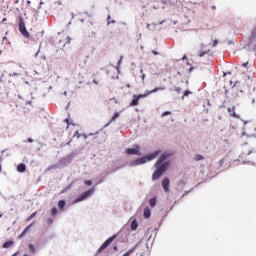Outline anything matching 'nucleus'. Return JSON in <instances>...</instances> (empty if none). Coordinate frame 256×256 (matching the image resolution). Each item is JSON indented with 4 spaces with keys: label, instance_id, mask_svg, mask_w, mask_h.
<instances>
[{
    "label": "nucleus",
    "instance_id": "1",
    "mask_svg": "<svg viewBox=\"0 0 256 256\" xmlns=\"http://www.w3.org/2000/svg\"><path fill=\"white\" fill-rule=\"evenodd\" d=\"M174 156L175 152L171 150L163 151L161 148H158L130 161L128 163V167H139L151 161H155V159L159 157L154 163L155 170L152 173V181H159V179H161L163 175L173 167Z\"/></svg>",
    "mask_w": 256,
    "mask_h": 256
},
{
    "label": "nucleus",
    "instance_id": "2",
    "mask_svg": "<svg viewBox=\"0 0 256 256\" xmlns=\"http://www.w3.org/2000/svg\"><path fill=\"white\" fill-rule=\"evenodd\" d=\"M115 239H117L118 243H128L129 230H120L116 234H113L112 236L107 238L96 251V255H99V253H103V251H105V249H107V247H109V245H111V243H113Z\"/></svg>",
    "mask_w": 256,
    "mask_h": 256
},
{
    "label": "nucleus",
    "instance_id": "3",
    "mask_svg": "<svg viewBox=\"0 0 256 256\" xmlns=\"http://www.w3.org/2000/svg\"><path fill=\"white\" fill-rule=\"evenodd\" d=\"M225 165V158H221L218 162L215 163L214 167L209 169V173L206 175V178L204 181L198 182L194 187L197 189L200 185H203V183H207V181L217 177L219 173H223V169H221Z\"/></svg>",
    "mask_w": 256,
    "mask_h": 256
},
{
    "label": "nucleus",
    "instance_id": "4",
    "mask_svg": "<svg viewBox=\"0 0 256 256\" xmlns=\"http://www.w3.org/2000/svg\"><path fill=\"white\" fill-rule=\"evenodd\" d=\"M95 191H97V187L95 186H92L91 188L83 191L76 198L72 200V205H77V203H83V201H87V199H90V197H93V195L95 194Z\"/></svg>",
    "mask_w": 256,
    "mask_h": 256
},
{
    "label": "nucleus",
    "instance_id": "5",
    "mask_svg": "<svg viewBox=\"0 0 256 256\" xmlns=\"http://www.w3.org/2000/svg\"><path fill=\"white\" fill-rule=\"evenodd\" d=\"M81 151L79 149H75L73 152L68 154L66 157L61 158L58 161L59 169H65V167H68V165H71L73 163V159L79 155Z\"/></svg>",
    "mask_w": 256,
    "mask_h": 256
},
{
    "label": "nucleus",
    "instance_id": "6",
    "mask_svg": "<svg viewBox=\"0 0 256 256\" xmlns=\"http://www.w3.org/2000/svg\"><path fill=\"white\" fill-rule=\"evenodd\" d=\"M18 30L25 37V39H31V34L27 30V26L25 25V18L23 15L18 16Z\"/></svg>",
    "mask_w": 256,
    "mask_h": 256
},
{
    "label": "nucleus",
    "instance_id": "7",
    "mask_svg": "<svg viewBox=\"0 0 256 256\" xmlns=\"http://www.w3.org/2000/svg\"><path fill=\"white\" fill-rule=\"evenodd\" d=\"M124 153L126 155H138L141 157L143 155V152H141V144H133L132 147L126 148Z\"/></svg>",
    "mask_w": 256,
    "mask_h": 256
},
{
    "label": "nucleus",
    "instance_id": "8",
    "mask_svg": "<svg viewBox=\"0 0 256 256\" xmlns=\"http://www.w3.org/2000/svg\"><path fill=\"white\" fill-rule=\"evenodd\" d=\"M141 99H147V95L145 94V92L140 93V94H134L129 103V107H137V105H139V101H141Z\"/></svg>",
    "mask_w": 256,
    "mask_h": 256
},
{
    "label": "nucleus",
    "instance_id": "9",
    "mask_svg": "<svg viewBox=\"0 0 256 256\" xmlns=\"http://www.w3.org/2000/svg\"><path fill=\"white\" fill-rule=\"evenodd\" d=\"M256 39V26H254V29L251 30L250 35L247 38L246 41V47H251Z\"/></svg>",
    "mask_w": 256,
    "mask_h": 256
},
{
    "label": "nucleus",
    "instance_id": "10",
    "mask_svg": "<svg viewBox=\"0 0 256 256\" xmlns=\"http://www.w3.org/2000/svg\"><path fill=\"white\" fill-rule=\"evenodd\" d=\"M37 223V221H32L28 226H26L23 231L18 235L17 239H23L27 233L31 232V229H33V226Z\"/></svg>",
    "mask_w": 256,
    "mask_h": 256
},
{
    "label": "nucleus",
    "instance_id": "11",
    "mask_svg": "<svg viewBox=\"0 0 256 256\" xmlns=\"http://www.w3.org/2000/svg\"><path fill=\"white\" fill-rule=\"evenodd\" d=\"M162 189L164 191V193H169V191H171L170 185H171V180L169 179V177L165 176L162 179Z\"/></svg>",
    "mask_w": 256,
    "mask_h": 256
},
{
    "label": "nucleus",
    "instance_id": "12",
    "mask_svg": "<svg viewBox=\"0 0 256 256\" xmlns=\"http://www.w3.org/2000/svg\"><path fill=\"white\" fill-rule=\"evenodd\" d=\"M109 171L107 170H103L100 174H99V180L98 182L94 185V187H97V185H101V183H105V180L107 179V177H109Z\"/></svg>",
    "mask_w": 256,
    "mask_h": 256
},
{
    "label": "nucleus",
    "instance_id": "13",
    "mask_svg": "<svg viewBox=\"0 0 256 256\" xmlns=\"http://www.w3.org/2000/svg\"><path fill=\"white\" fill-rule=\"evenodd\" d=\"M67 200L65 199H60L57 202V208L59 209L60 213H65V211H67Z\"/></svg>",
    "mask_w": 256,
    "mask_h": 256
},
{
    "label": "nucleus",
    "instance_id": "14",
    "mask_svg": "<svg viewBox=\"0 0 256 256\" xmlns=\"http://www.w3.org/2000/svg\"><path fill=\"white\" fill-rule=\"evenodd\" d=\"M139 229V220L135 217L130 218V231H137Z\"/></svg>",
    "mask_w": 256,
    "mask_h": 256
},
{
    "label": "nucleus",
    "instance_id": "15",
    "mask_svg": "<svg viewBox=\"0 0 256 256\" xmlns=\"http://www.w3.org/2000/svg\"><path fill=\"white\" fill-rule=\"evenodd\" d=\"M158 91H165L164 86H156L152 90H146L144 93L146 97H149V95H153V93H158Z\"/></svg>",
    "mask_w": 256,
    "mask_h": 256
},
{
    "label": "nucleus",
    "instance_id": "16",
    "mask_svg": "<svg viewBox=\"0 0 256 256\" xmlns=\"http://www.w3.org/2000/svg\"><path fill=\"white\" fill-rule=\"evenodd\" d=\"M230 117H233L234 119H240L241 121H243V119H241V115H239L237 112H235V106L228 107L227 109Z\"/></svg>",
    "mask_w": 256,
    "mask_h": 256
},
{
    "label": "nucleus",
    "instance_id": "17",
    "mask_svg": "<svg viewBox=\"0 0 256 256\" xmlns=\"http://www.w3.org/2000/svg\"><path fill=\"white\" fill-rule=\"evenodd\" d=\"M94 141H96V143H98V145L105 143V141H107V133L104 132L103 135H101V136H95Z\"/></svg>",
    "mask_w": 256,
    "mask_h": 256
},
{
    "label": "nucleus",
    "instance_id": "18",
    "mask_svg": "<svg viewBox=\"0 0 256 256\" xmlns=\"http://www.w3.org/2000/svg\"><path fill=\"white\" fill-rule=\"evenodd\" d=\"M186 185H187V182H185L184 180L178 181L177 184H176L177 193L183 191V189H185Z\"/></svg>",
    "mask_w": 256,
    "mask_h": 256
},
{
    "label": "nucleus",
    "instance_id": "19",
    "mask_svg": "<svg viewBox=\"0 0 256 256\" xmlns=\"http://www.w3.org/2000/svg\"><path fill=\"white\" fill-rule=\"evenodd\" d=\"M160 3L162 5H167L170 7H176L177 6V0H160Z\"/></svg>",
    "mask_w": 256,
    "mask_h": 256
},
{
    "label": "nucleus",
    "instance_id": "20",
    "mask_svg": "<svg viewBox=\"0 0 256 256\" xmlns=\"http://www.w3.org/2000/svg\"><path fill=\"white\" fill-rule=\"evenodd\" d=\"M148 205L151 209H155V207H157V195H154L148 200Z\"/></svg>",
    "mask_w": 256,
    "mask_h": 256
},
{
    "label": "nucleus",
    "instance_id": "21",
    "mask_svg": "<svg viewBox=\"0 0 256 256\" xmlns=\"http://www.w3.org/2000/svg\"><path fill=\"white\" fill-rule=\"evenodd\" d=\"M16 170L18 171V173H25V171H27V165L21 162L17 165Z\"/></svg>",
    "mask_w": 256,
    "mask_h": 256
},
{
    "label": "nucleus",
    "instance_id": "22",
    "mask_svg": "<svg viewBox=\"0 0 256 256\" xmlns=\"http://www.w3.org/2000/svg\"><path fill=\"white\" fill-rule=\"evenodd\" d=\"M143 218L144 219H151V208L149 206H146L143 211Z\"/></svg>",
    "mask_w": 256,
    "mask_h": 256
},
{
    "label": "nucleus",
    "instance_id": "23",
    "mask_svg": "<svg viewBox=\"0 0 256 256\" xmlns=\"http://www.w3.org/2000/svg\"><path fill=\"white\" fill-rule=\"evenodd\" d=\"M15 245V241L13 240H7L6 242L3 243L2 247L3 249H11Z\"/></svg>",
    "mask_w": 256,
    "mask_h": 256
},
{
    "label": "nucleus",
    "instance_id": "24",
    "mask_svg": "<svg viewBox=\"0 0 256 256\" xmlns=\"http://www.w3.org/2000/svg\"><path fill=\"white\" fill-rule=\"evenodd\" d=\"M119 117H121V112L115 111L114 114L110 118V123H115V121H117V119H119Z\"/></svg>",
    "mask_w": 256,
    "mask_h": 256
},
{
    "label": "nucleus",
    "instance_id": "25",
    "mask_svg": "<svg viewBox=\"0 0 256 256\" xmlns=\"http://www.w3.org/2000/svg\"><path fill=\"white\" fill-rule=\"evenodd\" d=\"M69 117H71L70 114H68V117L66 119H64V122L67 124V129H69L70 125H72V127H76L77 124H75V122H73V120L69 119Z\"/></svg>",
    "mask_w": 256,
    "mask_h": 256
},
{
    "label": "nucleus",
    "instance_id": "26",
    "mask_svg": "<svg viewBox=\"0 0 256 256\" xmlns=\"http://www.w3.org/2000/svg\"><path fill=\"white\" fill-rule=\"evenodd\" d=\"M59 208H57L56 206H52L50 209V215L52 217H57V215H59Z\"/></svg>",
    "mask_w": 256,
    "mask_h": 256
},
{
    "label": "nucleus",
    "instance_id": "27",
    "mask_svg": "<svg viewBox=\"0 0 256 256\" xmlns=\"http://www.w3.org/2000/svg\"><path fill=\"white\" fill-rule=\"evenodd\" d=\"M28 250L32 255H35L37 253V246H35L33 243L28 244Z\"/></svg>",
    "mask_w": 256,
    "mask_h": 256
},
{
    "label": "nucleus",
    "instance_id": "28",
    "mask_svg": "<svg viewBox=\"0 0 256 256\" xmlns=\"http://www.w3.org/2000/svg\"><path fill=\"white\" fill-rule=\"evenodd\" d=\"M209 53H211V50H200L198 52V57L200 58L205 57V55H209Z\"/></svg>",
    "mask_w": 256,
    "mask_h": 256
},
{
    "label": "nucleus",
    "instance_id": "29",
    "mask_svg": "<svg viewBox=\"0 0 256 256\" xmlns=\"http://www.w3.org/2000/svg\"><path fill=\"white\" fill-rule=\"evenodd\" d=\"M189 95H193V92L189 89H186L181 97L182 101L185 100V97H189Z\"/></svg>",
    "mask_w": 256,
    "mask_h": 256
},
{
    "label": "nucleus",
    "instance_id": "30",
    "mask_svg": "<svg viewBox=\"0 0 256 256\" xmlns=\"http://www.w3.org/2000/svg\"><path fill=\"white\" fill-rule=\"evenodd\" d=\"M53 169H59V162L56 164H52L46 168V171H51Z\"/></svg>",
    "mask_w": 256,
    "mask_h": 256
},
{
    "label": "nucleus",
    "instance_id": "31",
    "mask_svg": "<svg viewBox=\"0 0 256 256\" xmlns=\"http://www.w3.org/2000/svg\"><path fill=\"white\" fill-rule=\"evenodd\" d=\"M119 169H123V167H121V166H115V167H113L112 169H110V171H108V172H109V174L111 175V174H113V173H117V171H119Z\"/></svg>",
    "mask_w": 256,
    "mask_h": 256
},
{
    "label": "nucleus",
    "instance_id": "32",
    "mask_svg": "<svg viewBox=\"0 0 256 256\" xmlns=\"http://www.w3.org/2000/svg\"><path fill=\"white\" fill-rule=\"evenodd\" d=\"M194 159L195 161H204L205 156H203L202 154H196Z\"/></svg>",
    "mask_w": 256,
    "mask_h": 256
},
{
    "label": "nucleus",
    "instance_id": "33",
    "mask_svg": "<svg viewBox=\"0 0 256 256\" xmlns=\"http://www.w3.org/2000/svg\"><path fill=\"white\" fill-rule=\"evenodd\" d=\"M83 133H79V130H76L72 136L73 139H80L82 137Z\"/></svg>",
    "mask_w": 256,
    "mask_h": 256
},
{
    "label": "nucleus",
    "instance_id": "34",
    "mask_svg": "<svg viewBox=\"0 0 256 256\" xmlns=\"http://www.w3.org/2000/svg\"><path fill=\"white\" fill-rule=\"evenodd\" d=\"M37 217V212H33L29 217L26 218L27 223L31 221L32 219H35Z\"/></svg>",
    "mask_w": 256,
    "mask_h": 256
},
{
    "label": "nucleus",
    "instance_id": "35",
    "mask_svg": "<svg viewBox=\"0 0 256 256\" xmlns=\"http://www.w3.org/2000/svg\"><path fill=\"white\" fill-rule=\"evenodd\" d=\"M46 223L47 225H53V223H55V218L48 217Z\"/></svg>",
    "mask_w": 256,
    "mask_h": 256
},
{
    "label": "nucleus",
    "instance_id": "36",
    "mask_svg": "<svg viewBox=\"0 0 256 256\" xmlns=\"http://www.w3.org/2000/svg\"><path fill=\"white\" fill-rule=\"evenodd\" d=\"M84 185H86V187L93 186V180H84Z\"/></svg>",
    "mask_w": 256,
    "mask_h": 256
},
{
    "label": "nucleus",
    "instance_id": "37",
    "mask_svg": "<svg viewBox=\"0 0 256 256\" xmlns=\"http://www.w3.org/2000/svg\"><path fill=\"white\" fill-rule=\"evenodd\" d=\"M139 245H141L140 242L136 243L132 248H130V250H133V253H135V251H137V249H139Z\"/></svg>",
    "mask_w": 256,
    "mask_h": 256
},
{
    "label": "nucleus",
    "instance_id": "38",
    "mask_svg": "<svg viewBox=\"0 0 256 256\" xmlns=\"http://www.w3.org/2000/svg\"><path fill=\"white\" fill-rule=\"evenodd\" d=\"M172 114V112L171 111H169V110H167V111H164L162 114H161V117L163 118V117H167V116H169V115H171Z\"/></svg>",
    "mask_w": 256,
    "mask_h": 256
},
{
    "label": "nucleus",
    "instance_id": "39",
    "mask_svg": "<svg viewBox=\"0 0 256 256\" xmlns=\"http://www.w3.org/2000/svg\"><path fill=\"white\" fill-rule=\"evenodd\" d=\"M173 90H174L175 92H177L178 94H179V93H182V91H183V89H181V87H178V86H174Z\"/></svg>",
    "mask_w": 256,
    "mask_h": 256
},
{
    "label": "nucleus",
    "instance_id": "40",
    "mask_svg": "<svg viewBox=\"0 0 256 256\" xmlns=\"http://www.w3.org/2000/svg\"><path fill=\"white\" fill-rule=\"evenodd\" d=\"M117 65L121 67L123 65V55H120L119 60L117 61Z\"/></svg>",
    "mask_w": 256,
    "mask_h": 256
},
{
    "label": "nucleus",
    "instance_id": "41",
    "mask_svg": "<svg viewBox=\"0 0 256 256\" xmlns=\"http://www.w3.org/2000/svg\"><path fill=\"white\" fill-rule=\"evenodd\" d=\"M5 151H7V149L2 150V151L0 152V164L3 163V155L5 154Z\"/></svg>",
    "mask_w": 256,
    "mask_h": 256
},
{
    "label": "nucleus",
    "instance_id": "42",
    "mask_svg": "<svg viewBox=\"0 0 256 256\" xmlns=\"http://www.w3.org/2000/svg\"><path fill=\"white\" fill-rule=\"evenodd\" d=\"M140 73H141V79L142 81H145V77H147V75H145V73H143V68L140 69Z\"/></svg>",
    "mask_w": 256,
    "mask_h": 256
},
{
    "label": "nucleus",
    "instance_id": "43",
    "mask_svg": "<svg viewBox=\"0 0 256 256\" xmlns=\"http://www.w3.org/2000/svg\"><path fill=\"white\" fill-rule=\"evenodd\" d=\"M112 251H113L114 253H117V251H119V246H117V244H114V245L112 246Z\"/></svg>",
    "mask_w": 256,
    "mask_h": 256
},
{
    "label": "nucleus",
    "instance_id": "44",
    "mask_svg": "<svg viewBox=\"0 0 256 256\" xmlns=\"http://www.w3.org/2000/svg\"><path fill=\"white\" fill-rule=\"evenodd\" d=\"M35 140L31 137L27 138L26 140H24V143H34Z\"/></svg>",
    "mask_w": 256,
    "mask_h": 256
},
{
    "label": "nucleus",
    "instance_id": "45",
    "mask_svg": "<svg viewBox=\"0 0 256 256\" xmlns=\"http://www.w3.org/2000/svg\"><path fill=\"white\" fill-rule=\"evenodd\" d=\"M39 53H41V44L39 45V48H38L37 52L34 55L35 59H37V57H39Z\"/></svg>",
    "mask_w": 256,
    "mask_h": 256
},
{
    "label": "nucleus",
    "instance_id": "46",
    "mask_svg": "<svg viewBox=\"0 0 256 256\" xmlns=\"http://www.w3.org/2000/svg\"><path fill=\"white\" fill-rule=\"evenodd\" d=\"M114 69H116V71H117L118 74L121 73V66H119V64H116V65L114 66Z\"/></svg>",
    "mask_w": 256,
    "mask_h": 256
},
{
    "label": "nucleus",
    "instance_id": "47",
    "mask_svg": "<svg viewBox=\"0 0 256 256\" xmlns=\"http://www.w3.org/2000/svg\"><path fill=\"white\" fill-rule=\"evenodd\" d=\"M71 187H73V182L68 184L64 189H65V191H70Z\"/></svg>",
    "mask_w": 256,
    "mask_h": 256
},
{
    "label": "nucleus",
    "instance_id": "48",
    "mask_svg": "<svg viewBox=\"0 0 256 256\" xmlns=\"http://www.w3.org/2000/svg\"><path fill=\"white\" fill-rule=\"evenodd\" d=\"M251 163H253V161H251V160H244V161H242V165H251Z\"/></svg>",
    "mask_w": 256,
    "mask_h": 256
},
{
    "label": "nucleus",
    "instance_id": "49",
    "mask_svg": "<svg viewBox=\"0 0 256 256\" xmlns=\"http://www.w3.org/2000/svg\"><path fill=\"white\" fill-rule=\"evenodd\" d=\"M19 75H21V74L17 73V72H13V73L9 74L10 77H19Z\"/></svg>",
    "mask_w": 256,
    "mask_h": 256
},
{
    "label": "nucleus",
    "instance_id": "50",
    "mask_svg": "<svg viewBox=\"0 0 256 256\" xmlns=\"http://www.w3.org/2000/svg\"><path fill=\"white\" fill-rule=\"evenodd\" d=\"M217 45H219V40H213L212 47H217Z\"/></svg>",
    "mask_w": 256,
    "mask_h": 256
},
{
    "label": "nucleus",
    "instance_id": "51",
    "mask_svg": "<svg viewBox=\"0 0 256 256\" xmlns=\"http://www.w3.org/2000/svg\"><path fill=\"white\" fill-rule=\"evenodd\" d=\"M223 89H224V95H225V97H226V99H227V95H228V93H229V89H227L226 86H224Z\"/></svg>",
    "mask_w": 256,
    "mask_h": 256
},
{
    "label": "nucleus",
    "instance_id": "52",
    "mask_svg": "<svg viewBox=\"0 0 256 256\" xmlns=\"http://www.w3.org/2000/svg\"><path fill=\"white\" fill-rule=\"evenodd\" d=\"M253 153H256L255 149L251 148L248 153H247V156L249 155H253Z\"/></svg>",
    "mask_w": 256,
    "mask_h": 256
},
{
    "label": "nucleus",
    "instance_id": "53",
    "mask_svg": "<svg viewBox=\"0 0 256 256\" xmlns=\"http://www.w3.org/2000/svg\"><path fill=\"white\" fill-rule=\"evenodd\" d=\"M95 135H99V131L94 133H88V137H95Z\"/></svg>",
    "mask_w": 256,
    "mask_h": 256
},
{
    "label": "nucleus",
    "instance_id": "54",
    "mask_svg": "<svg viewBox=\"0 0 256 256\" xmlns=\"http://www.w3.org/2000/svg\"><path fill=\"white\" fill-rule=\"evenodd\" d=\"M193 189L194 188H191L190 190H186V191H184V195H189V193H193Z\"/></svg>",
    "mask_w": 256,
    "mask_h": 256
},
{
    "label": "nucleus",
    "instance_id": "55",
    "mask_svg": "<svg viewBox=\"0 0 256 256\" xmlns=\"http://www.w3.org/2000/svg\"><path fill=\"white\" fill-rule=\"evenodd\" d=\"M169 216V211H166L165 214L162 216V219L165 221L167 217Z\"/></svg>",
    "mask_w": 256,
    "mask_h": 256
},
{
    "label": "nucleus",
    "instance_id": "56",
    "mask_svg": "<svg viewBox=\"0 0 256 256\" xmlns=\"http://www.w3.org/2000/svg\"><path fill=\"white\" fill-rule=\"evenodd\" d=\"M115 23H117V21H115V19L108 21L107 25H115Z\"/></svg>",
    "mask_w": 256,
    "mask_h": 256
},
{
    "label": "nucleus",
    "instance_id": "57",
    "mask_svg": "<svg viewBox=\"0 0 256 256\" xmlns=\"http://www.w3.org/2000/svg\"><path fill=\"white\" fill-rule=\"evenodd\" d=\"M111 120H109L104 126H103V129H107V127H109V125H111Z\"/></svg>",
    "mask_w": 256,
    "mask_h": 256
},
{
    "label": "nucleus",
    "instance_id": "58",
    "mask_svg": "<svg viewBox=\"0 0 256 256\" xmlns=\"http://www.w3.org/2000/svg\"><path fill=\"white\" fill-rule=\"evenodd\" d=\"M232 71L223 72V77H227V75H232Z\"/></svg>",
    "mask_w": 256,
    "mask_h": 256
},
{
    "label": "nucleus",
    "instance_id": "59",
    "mask_svg": "<svg viewBox=\"0 0 256 256\" xmlns=\"http://www.w3.org/2000/svg\"><path fill=\"white\" fill-rule=\"evenodd\" d=\"M196 69L195 66H190V69H188V73H193V70Z\"/></svg>",
    "mask_w": 256,
    "mask_h": 256
},
{
    "label": "nucleus",
    "instance_id": "60",
    "mask_svg": "<svg viewBox=\"0 0 256 256\" xmlns=\"http://www.w3.org/2000/svg\"><path fill=\"white\" fill-rule=\"evenodd\" d=\"M165 220L163 219V218H161L160 219V221L158 222V227H161V225H163V222H164Z\"/></svg>",
    "mask_w": 256,
    "mask_h": 256
},
{
    "label": "nucleus",
    "instance_id": "61",
    "mask_svg": "<svg viewBox=\"0 0 256 256\" xmlns=\"http://www.w3.org/2000/svg\"><path fill=\"white\" fill-rule=\"evenodd\" d=\"M251 137L256 138V134H248V135H247V138H248V139H251Z\"/></svg>",
    "mask_w": 256,
    "mask_h": 256
},
{
    "label": "nucleus",
    "instance_id": "62",
    "mask_svg": "<svg viewBox=\"0 0 256 256\" xmlns=\"http://www.w3.org/2000/svg\"><path fill=\"white\" fill-rule=\"evenodd\" d=\"M82 137H83L84 139H89V134L82 133Z\"/></svg>",
    "mask_w": 256,
    "mask_h": 256
},
{
    "label": "nucleus",
    "instance_id": "63",
    "mask_svg": "<svg viewBox=\"0 0 256 256\" xmlns=\"http://www.w3.org/2000/svg\"><path fill=\"white\" fill-rule=\"evenodd\" d=\"M151 53H152L153 55H159V52H158L157 50H152Z\"/></svg>",
    "mask_w": 256,
    "mask_h": 256
},
{
    "label": "nucleus",
    "instance_id": "64",
    "mask_svg": "<svg viewBox=\"0 0 256 256\" xmlns=\"http://www.w3.org/2000/svg\"><path fill=\"white\" fill-rule=\"evenodd\" d=\"M26 105H33V101L32 100H28V101H26Z\"/></svg>",
    "mask_w": 256,
    "mask_h": 256
}]
</instances>
